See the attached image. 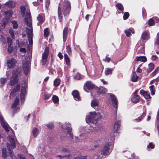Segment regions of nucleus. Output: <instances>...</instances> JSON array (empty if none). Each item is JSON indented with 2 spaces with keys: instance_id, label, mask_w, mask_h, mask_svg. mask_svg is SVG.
<instances>
[{
  "instance_id": "f257e3e1",
  "label": "nucleus",
  "mask_w": 159,
  "mask_h": 159,
  "mask_svg": "<svg viewBox=\"0 0 159 159\" xmlns=\"http://www.w3.org/2000/svg\"><path fill=\"white\" fill-rule=\"evenodd\" d=\"M21 14L22 16H25L24 21L26 25V27L27 34L28 37L29 43L30 45L33 44L32 38L33 36V28L32 25V20L30 11L26 9L25 7L22 6L20 7Z\"/></svg>"
},
{
  "instance_id": "f03ea898",
  "label": "nucleus",
  "mask_w": 159,
  "mask_h": 159,
  "mask_svg": "<svg viewBox=\"0 0 159 159\" xmlns=\"http://www.w3.org/2000/svg\"><path fill=\"white\" fill-rule=\"evenodd\" d=\"M114 140V138L113 137L107 138L105 140V143L102 147L100 152L94 154L93 159H100L103 155H107L112 148Z\"/></svg>"
},
{
  "instance_id": "7ed1b4c3",
  "label": "nucleus",
  "mask_w": 159,
  "mask_h": 159,
  "mask_svg": "<svg viewBox=\"0 0 159 159\" xmlns=\"http://www.w3.org/2000/svg\"><path fill=\"white\" fill-rule=\"evenodd\" d=\"M102 116L99 112H90L87 115L86 121L87 123H91L95 124L96 126L94 129L97 131H99L101 129L102 125L100 120Z\"/></svg>"
},
{
  "instance_id": "20e7f679",
  "label": "nucleus",
  "mask_w": 159,
  "mask_h": 159,
  "mask_svg": "<svg viewBox=\"0 0 159 159\" xmlns=\"http://www.w3.org/2000/svg\"><path fill=\"white\" fill-rule=\"evenodd\" d=\"M71 9V5L68 0L61 1L59 4L58 9V14L60 22L62 20V14L64 16L69 14Z\"/></svg>"
},
{
  "instance_id": "39448f33",
  "label": "nucleus",
  "mask_w": 159,
  "mask_h": 159,
  "mask_svg": "<svg viewBox=\"0 0 159 159\" xmlns=\"http://www.w3.org/2000/svg\"><path fill=\"white\" fill-rule=\"evenodd\" d=\"M12 133L11 135H9L8 138V140L9 141L10 143H7V148L9 150V153H11L12 152V149L16 147V141L13 137L14 135V133L11 130Z\"/></svg>"
},
{
  "instance_id": "423d86ee",
  "label": "nucleus",
  "mask_w": 159,
  "mask_h": 159,
  "mask_svg": "<svg viewBox=\"0 0 159 159\" xmlns=\"http://www.w3.org/2000/svg\"><path fill=\"white\" fill-rule=\"evenodd\" d=\"M20 75V72L17 70L13 71L10 82V84L11 85H14L18 82L19 78Z\"/></svg>"
},
{
  "instance_id": "0eeeda50",
  "label": "nucleus",
  "mask_w": 159,
  "mask_h": 159,
  "mask_svg": "<svg viewBox=\"0 0 159 159\" xmlns=\"http://www.w3.org/2000/svg\"><path fill=\"white\" fill-rule=\"evenodd\" d=\"M30 58L29 57H26L25 62L23 63V66L24 72L26 75H27L29 71L30 66Z\"/></svg>"
},
{
  "instance_id": "6e6552de",
  "label": "nucleus",
  "mask_w": 159,
  "mask_h": 159,
  "mask_svg": "<svg viewBox=\"0 0 159 159\" xmlns=\"http://www.w3.org/2000/svg\"><path fill=\"white\" fill-rule=\"evenodd\" d=\"M7 64L9 68L13 69L17 66L18 63L17 61L15 59L11 58L7 60Z\"/></svg>"
},
{
  "instance_id": "1a4fd4ad",
  "label": "nucleus",
  "mask_w": 159,
  "mask_h": 159,
  "mask_svg": "<svg viewBox=\"0 0 159 159\" xmlns=\"http://www.w3.org/2000/svg\"><path fill=\"white\" fill-rule=\"evenodd\" d=\"M24 86H22L21 89V93L20 94V100L22 103L24 102L25 99V96L26 94V88L27 86V83H24Z\"/></svg>"
},
{
  "instance_id": "9d476101",
  "label": "nucleus",
  "mask_w": 159,
  "mask_h": 159,
  "mask_svg": "<svg viewBox=\"0 0 159 159\" xmlns=\"http://www.w3.org/2000/svg\"><path fill=\"white\" fill-rule=\"evenodd\" d=\"M62 127H64L65 130H66L67 134L70 137L73 139V135L71 132L72 128L71 127L70 123L66 122L62 125Z\"/></svg>"
},
{
  "instance_id": "9b49d317",
  "label": "nucleus",
  "mask_w": 159,
  "mask_h": 159,
  "mask_svg": "<svg viewBox=\"0 0 159 159\" xmlns=\"http://www.w3.org/2000/svg\"><path fill=\"white\" fill-rule=\"evenodd\" d=\"M94 87V84L90 81H87L84 84V90L87 92L91 90Z\"/></svg>"
},
{
  "instance_id": "f8f14e48",
  "label": "nucleus",
  "mask_w": 159,
  "mask_h": 159,
  "mask_svg": "<svg viewBox=\"0 0 159 159\" xmlns=\"http://www.w3.org/2000/svg\"><path fill=\"white\" fill-rule=\"evenodd\" d=\"M49 53V48L47 47L45 48L44 52L42 55V61L43 65H44L47 62V59Z\"/></svg>"
},
{
  "instance_id": "ddd939ff",
  "label": "nucleus",
  "mask_w": 159,
  "mask_h": 159,
  "mask_svg": "<svg viewBox=\"0 0 159 159\" xmlns=\"http://www.w3.org/2000/svg\"><path fill=\"white\" fill-rule=\"evenodd\" d=\"M139 90V89H137L135 91L133 96L131 98V100L133 103H136L139 101L140 97L139 95H137L138 92Z\"/></svg>"
},
{
  "instance_id": "4468645a",
  "label": "nucleus",
  "mask_w": 159,
  "mask_h": 159,
  "mask_svg": "<svg viewBox=\"0 0 159 159\" xmlns=\"http://www.w3.org/2000/svg\"><path fill=\"white\" fill-rule=\"evenodd\" d=\"M20 89V84H18L15 86L12 90L10 96V98H12L14 96L18 94V91Z\"/></svg>"
},
{
  "instance_id": "2eb2a0df",
  "label": "nucleus",
  "mask_w": 159,
  "mask_h": 159,
  "mask_svg": "<svg viewBox=\"0 0 159 159\" xmlns=\"http://www.w3.org/2000/svg\"><path fill=\"white\" fill-rule=\"evenodd\" d=\"M0 122L2 126L4 128L6 131L8 132L9 131L10 128L8 127V125L3 120V118L1 116H0Z\"/></svg>"
},
{
  "instance_id": "dca6fc26",
  "label": "nucleus",
  "mask_w": 159,
  "mask_h": 159,
  "mask_svg": "<svg viewBox=\"0 0 159 159\" xmlns=\"http://www.w3.org/2000/svg\"><path fill=\"white\" fill-rule=\"evenodd\" d=\"M19 98H16L14 102L12 105L11 108L13 109L15 112H18L20 108L17 107L19 103Z\"/></svg>"
},
{
  "instance_id": "f3484780",
  "label": "nucleus",
  "mask_w": 159,
  "mask_h": 159,
  "mask_svg": "<svg viewBox=\"0 0 159 159\" xmlns=\"http://www.w3.org/2000/svg\"><path fill=\"white\" fill-rule=\"evenodd\" d=\"M110 99L112 102V104L115 107L116 109L118 105V101L115 96L113 94H110Z\"/></svg>"
},
{
  "instance_id": "a211bd4d",
  "label": "nucleus",
  "mask_w": 159,
  "mask_h": 159,
  "mask_svg": "<svg viewBox=\"0 0 159 159\" xmlns=\"http://www.w3.org/2000/svg\"><path fill=\"white\" fill-rule=\"evenodd\" d=\"M96 90L98 94H104L107 91V89L102 87H100L99 88H97Z\"/></svg>"
},
{
  "instance_id": "6ab92c4d",
  "label": "nucleus",
  "mask_w": 159,
  "mask_h": 159,
  "mask_svg": "<svg viewBox=\"0 0 159 159\" xmlns=\"http://www.w3.org/2000/svg\"><path fill=\"white\" fill-rule=\"evenodd\" d=\"M140 94L146 98L148 99L151 98L149 92L145 91L143 90H141L140 92Z\"/></svg>"
},
{
  "instance_id": "aec40b11",
  "label": "nucleus",
  "mask_w": 159,
  "mask_h": 159,
  "mask_svg": "<svg viewBox=\"0 0 159 159\" xmlns=\"http://www.w3.org/2000/svg\"><path fill=\"white\" fill-rule=\"evenodd\" d=\"M141 38L143 40H148L149 38V34L148 30H145L142 34Z\"/></svg>"
},
{
  "instance_id": "412c9836",
  "label": "nucleus",
  "mask_w": 159,
  "mask_h": 159,
  "mask_svg": "<svg viewBox=\"0 0 159 159\" xmlns=\"http://www.w3.org/2000/svg\"><path fill=\"white\" fill-rule=\"evenodd\" d=\"M72 94L76 101H79L80 100L79 95V92L78 91L75 90L73 91Z\"/></svg>"
},
{
  "instance_id": "4be33fe9",
  "label": "nucleus",
  "mask_w": 159,
  "mask_h": 159,
  "mask_svg": "<svg viewBox=\"0 0 159 159\" xmlns=\"http://www.w3.org/2000/svg\"><path fill=\"white\" fill-rule=\"evenodd\" d=\"M39 130L38 128L35 127L33 128L32 130V134L34 138L37 137L39 133Z\"/></svg>"
},
{
  "instance_id": "5701e85b",
  "label": "nucleus",
  "mask_w": 159,
  "mask_h": 159,
  "mask_svg": "<svg viewBox=\"0 0 159 159\" xmlns=\"http://www.w3.org/2000/svg\"><path fill=\"white\" fill-rule=\"evenodd\" d=\"M68 29L67 27H65L63 31V38L64 42H65L66 40L67 35Z\"/></svg>"
},
{
  "instance_id": "b1692460",
  "label": "nucleus",
  "mask_w": 159,
  "mask_h": 159,
  "mask_svg": "<svg viewBox=\"0 0 159 159\" xmlns=\"http://www.w3.org/2000/svg\"><path fill=\"white\" fill-rule=\"evenodd\" d=\"M120 123V120L116 121L114 125V129L113 130L115 132H116L117 130H118L119 128Z\"/></svg>"
},
{
  "instance_id": "393cba45",
  "label": "nucleus",
  "mask_w": 159,
  "mask_h": 159,
  "mask_svg": "<svg viewBox=\"0 0 159 159\" xmlns=\"http://www.w3.org/2000/svg\"><path fill=\"white\" fill-rule=\"evenodd\" d=\"M37 20L39 21L38 25H39L43 23L44 21V18L42 15H39L37 17Z\"/></svg>"
},
{
  "instance_id": "a878e982",
  "label": "nucleus",
  "mask_w": 159,
  "mask_h": 159,
  "mask_svg": "<svg viewBox=\"0 0 159 159\" xmlns=\"http://www.w3.org/2000/svg\"><path fill=\"white\" fill-rule=\"evenodd\" d=\"M91 105L92 107L94 108L95 107H98L99 105V102L97 100L93 99L92 101Z\"/></svg>"
},
{
  "instance_id": "bb28decb",
  "label": "nucleus",
  "mask_w": 159,
  "mask_h": 159,
  "mask_svg": "<svg viewBox=\"0 0 159 159\" xmlns=\"http://www.w3.org/2000/svg\"><path fill=\"white\" fill-rule=\"evenodd\" d=\"M125 33L126 34V35L127 37L130 36L131 35V33L134 34V31L133 29H129L126 30L125 31Z\"/></svg>"
},
{
  "instance_id": "cd10ccee",
  "label": "nucleus",
  "mask_w": 159,
  "mask_h": 159,
  "mask_svg": "<svg viewBox=\"0 0 159 159\" xmlns=\"http://www.w3.org/2000/svg\"><path fill=\"white\" fill-rule=\"evenodd\" d=\"M5 4L7 5L8 7L10 8L13 7L15 4L16 3L11 1H9L5 3Z\"/></svg>"
},
{
  "instance_id": "c85d7f7f",
  "label": "nucleus",
  "mask_w": 159,
  "mask_h": 159,
  "mask_svg": "<svg viewBox=\"0 0 159 159\" xmlns=\"http://www.w3.org/2000/svg\"><path fill=\"white\" fill-rule=\"evenodd\" d=\"M113 70L114 69L113 68H107L105 70V74L106 75H108L109 74H112Z\"/></svg>"
},
{
  "instance_id": "c756f323",
  "label": "nucleus",
  "mask_w": 159,
  "mask_h": 159,
  "mask_svg": "<svg viewBox=\"0 0 159 159\" xmlns=\"http://www.w3.org/2000/svg\"><path fill=\"white\" fill-rule=\"evenodd\" d=\"M85 138V135L84 134H82L80 135L79 137L76 138V142H79L82 141L83 139H84Z\"/></svg>"
},
{
  "instance_id": "7c9ffc66",
  "label": "nucleus",
  "mask_w": 159,
  "mask_h": 159,
  "mask_svg": "<svg viewBox=\"0 0 159 159\" xmlns=\"http://www.w3.org/2000/svg\"><path fill=\"white\" fill-rule=\"evenodd\" d=\"M136 59L138 61L145 62L146 60V58L144 56H140L136 57Z\"/></svg>"
},
{
  "instance_id": "2f4dec72",
  "label": "nucleus",
  "mask_w": 159,
  "mask_h": 159,
  "mask_svg": "<svg viewBox=\"0 0 159 159\" xmlns=\"http://www.w3.org/2000/svg\"><path fill=\"white\" fill-rule=\"evenodd\" d=\"M68 153V154L65 155L64 156L59 155L58 156V157H60V159H63L64 158H66L67 159H69L72 156V155L71 154L70 152Z\"/></svg>"
},
{
  "instance_id": "473e14b6",
  "label": "nucleus",
  "mask_w": 159,
  "mask_h": 159,
  "mask_svg": "<svg viewBox=\"0 0 159 159\" xmlns=\"http://www.w3.org/2000/svg\"><path fill=\"white\" fill-rule=\"evenodd\" d=\"M4 14L6 17H10L12 16V12L11 10H9L5 11Z\"/></svg>"
},
{
  "instance_id": "72a5a7b5",
  "label": "nucleus",
  "mask_w": 159,
  "mask_h": 159,
  "mask_svg": "<svg viewBox=\"0 0 159 159\" xmlns=\"http://www.w3.org/2000/svg\"><path fill=\"white\" fill-rule=\"evenodd\" d=\"M139 77L136 75L135 72L133 73L132 81L133 82H136L137 81Z\"/></svg>"
},
{
  "instance_id": "f704fd0d",
  "label": "nucleus",
  "mask_w": 159,
  "mask_h": 159,
  "mask_svg": "<svg viewBox=\"0 0 159 159\" xmlns=\"http://www.w3.org/2000/svg\"><path fill=\"white\" fill-rule=\"evenodd\" d=\"M61 80L59 79H56L54 81V85L55 87L58 86L60 84Z\"/></svg>"
},
{
  "instance_id": "c9c22d12",
  "label": "nucleus",
  "mask_w": 159,
  "mask_h": 159,
  "mask_svg": "<svg viewBox=\"0 0 159 159\" xmlns=\"http://www.w3.org/2000/svg\"><path fill=\"white\" fill-rule=\"evenodd\" d=\"M64 57L66 64L68 66H69L70 64V60L68 55L66 54H65Z\"/></svg>"
},
{
  "instance_id": "e433bc0d",
  "label": "nucleus",
  "mask_w": 159,
  "mask_h": 159,
  "mask_svg": "<svg viewBox=\"0 0 159 159\" xmlns=\"http://www.w3.org/2000/svg\"><path fill=\"white\" fill-rule=\"evenodd\" d=\"M154 65L152 63H150L148 65V72H150L154 69Z\"/></svg>"
},
{
  "instance_id": "4c0bfd02",
  "label": "nucleus",
  "mask_w": 159,
  "mask_h": 159,
  "mask_svg": "<svg viewBox=\"0 0 159 159\" xmlns=\"http://www.w3.org/2000/svg\"><path fill=\"white\" fill-rule=\"evenodd\" d=\"M7 19L6 18L3 19V22L0 23L1 26H0V29H2L5 27L6 22L7 21Z\"/></svg>"
},
{
  "instance_id": "58836bf2",
  "label": "nucleus",
  "mask_w": 159,
  "mask_h": 159,
  "mask_svg": "<svg viewBox=\"0 0 159 159\" xmlns=\"http://www.w3.org/2000/svg\"><path fill=\"white\" fill-rule=\"evenodd\" d=\"M154 87L155 86L154 85H152L149 87L151 91V93L152 95H154L155 93Z\"/></svg>"
},
{
  "instance_id": "ea45409f",
  "label": "nucleus",
  "mask_w": 159,
  "mask_h": 159,
  "mask_svg": "<svg viewBox=\"0 0 159 159\" xmlns=\"http://www.w3.org/2000/svg\"><path fill=\"white\" fill-rule=\"evenodd\" d=\"M82 77L80 74L79 73L76 74L74 77V79L76 80H80L81 79Z\"/></svg>"
},
{
  "instance_id": "a19ab883",
  "label": "nucleus",
  "mask_w": 159,
  "mask_h": 159,
  "mask_svg": "<svg viewBox=\"0 0 159 159\" xmlns=\"http://www.w3.org/2000/svg\"><path fill=\"white\" fill-rule=\"evenodd\" d=\"M52 99L54 103L58 102L59 101L58 98L56 95L53 96L52 98Z\"/></svg>"
},
{
  "instance_id": "79ce46f5",
  "label": "nucleus",
  "mask_w": 159,
  "mask_h": 159,
  "mask_svg": "<svg viewBox=\"0 0 159 159\" xmlns=\"http://www.w3.org/2000/svg\"><path fill=\"white\" fill-rule=\"evenodd\" d=\"M2 157L4 158H5L7 156L6 152V148H3L2 150Z\"/></svg>"
},
{
  "instance_id": "37998d69",
  "label": "nucleus",
  "mask_w": 159,
  "mask_h": 159,
  "mask_svg": "<svg viewBox=\"0 0 159 159\" xmlns=\"http://www.w3.org/2000/svg\"><path fill=\"white\" fill-rule=\"evenodd\" d=\"M154 20L152 18L150 19L148 21V24L149 26H152L154 24Z\"/></svg>"
},
{
  "instance_id": "c03bdc74",
  "label": "nucleus",
  "mask_w": 159,
  "mask_h": 159,
  "mask_svg": "<svg viewBox=\"0 0 159 159\" xmlns=\"http://www.w3.org/2000/svg\"><path fill=\"white\" fill-rule=\"evenodd\" d=\"M2 84V86L4 85L7 81V79L6 78H1L0 80Z\"/></svg>"
},
{
  "instance_id": "a18cd8bd",
  "label": "nucleus",
  "mask_w": 159,
  "mask_h": 159,
  "mask_svg": "<svg viewBox=\"0 0 159 159\" xmlns=\"http://www.w3.org/2000/svg\"><path fill=\"white\" fill-rule=\"evenodd\" d=\"M66 49L67 52L69 55H70L71 54V50L70 47L69 45H68L66 46Z\"/></svg>"
},
{
  "instance_id": "49530a36",
  "label": "nucleus",
  "mask_w": 159,
  "mask_h": 159,
  "mask_svg": "<svg viewBox=\"0 0 159 159\" xmlns=\"http://www.w3.org/2000/svg\"><path fill=\"white\" fill-rule=\"evenodd\" d=\"M9 33H10V34L11 35V36L12 38L13 39H14V38H15L14 32L12 29H10Z\"/></svg>"
},
{
  "instance_id": "de8ad7c7",
  "label": "nucleus",
  "mask_w": 159,
  "mask_h": 159,
  "mask_svg": "<svg viewBox=\"0 0 159 159\" xmlns=\"http://www.w3.org/2000/svg\"><path fill=\"white\" fill-rule=\"evenodd\" d=\"M116 6L118 9L122 11L123 9V7L121 3H119L117 4Z\"/></svg>"
},
{
  "instance_id": "09e8293b",
  "label": "nucleus",
  "mask_w": 159,
  "mask_h": 159,
  "mask_svg": "<svg viewBox=\"0 0 159 159\" xmlns=\"http://www.w3.org/2000/svg\"><path fill=\"white\" fill-rule=\"evenodd\" d=\"M14 28H16L18 27V25L16 21L13 20L11 22Z\"/></svg>"
},
{
  "instance_id": "8fccbe9b",
  "label": "nucleus",
  "mask_w": 159,
  "mask_h": 159,
  "mask_svg": "<svg viewBox=\"0 0 159 159\" xmlns=\"http://www.w3.org/2000/svg\"><path fill=\"white\" fill-rule=\"evenodd\" d=\"M159 70V67L157 68L151 74V75L152 76H154L157 73Z\"/></svg>"
},
{
  "instance_id": "3c124183",
  "label": "nucleus",
  "mask_w": 159,
  "mask_h": 159,
  "mask_svg": "<svg viewBox=\"0 0 159 159\" xmlns=\"http://www.w3.org/2000/svg\"><path fill=\"white\" fill-rule=\"evenodd\" d=\"M44 35L45 37H47L48 35V31L47 28L45 29L44 30Z\"/></svg>"
},
{
  "instance_id": "603ef678",
  "label": "nucleus",
  "mask_w": 159,
  "mask_h": 159,
  "mask_svg": "<svg viewBox=\"0 0 159 159\" xmlns=\"http://www.w3.org/2000/svg\"><path fill=\"white\" fill-rule=\"evenodd\" d=\"M129 16V13L128 12H125L123 16V19L124 20H126Z\"/></svg>"
},
{
  "instance_id": "864d4df0",
  "label": "nucleus",
  "mask_w": 159,
  "mask_h": 159,
  "mask_svg": "<svg viewBox=\"0 0 159 159\" xmlns=\"http://www.w3.org/2000/svg\"><path fill=\"white\" fill-rule=\"evenodd\" d=\"M139 49H140V50L138 51L139 53H143L144 51V47L143 45H142L139 47Z\"/></svg>"
},
{
  "instance_id": "5fc2aeb1",
  "label": "nucleus",
  "mask_w": 159,
  "mask_h": 159,
  "mask_svg": "<svg viewBox=\"0 0 159 159\" xmlns=\"http://www.w3.org/2000/svg\"><path fill=\"white\" fill-rule=\"evenodd\" d=\"M7 39L8 45H11L12 42L11 39L9 37H8Z\"/></svg>"
},
{
  "instance_id": "6e6d98bb",
  "label": "nucleus",
  "mask_w": 159,
  "mask_h": 159,
  "mask_svg": "<svg viewBox=\"0 0 159 159\" xmlns=\"http://www.w3.org/2000/svg\"><path fill=\"white\" fill-rule=\"evenodd\" d=\"M47 126L48 128L51 129H52L53 127V125L52 123H49L46 125Z\"/></svg>"
},
{
  "instance_id": "4d7b16f0",
  "label": "nucleus",
  "mask_w": 159,
  "mask_h": 159,
  "mask_svg": "<svg viewBox=\"0 0 159 159\" xmlns=\"http://www.w3.org/2000/svg\"><path fill=\"white\" fill-rule=\"evenodd\" d=\"M13 51V47L11 45H8V51L9 53H11Z\"/></svg>"
},
{
  "instance_id": "13d9d810",
  "label": "nucleus",
  "mask_w": 159,
  "mask_h": 159,
  "mask_svg": "<svg viewBox=\"0 0 159 159\" xmlns=\"http://www.w3.org/2000/svg\"><path fill=\"white\" fill-rule=\"evenodd\" d=\"M146 115V112H144L142 113V115L138 118L141 120Z\"/></svg>"
},
{
  "instance_id": "bf43d9fd",
  "label": "nucleus",
  "mask_w": 159,
  "mask_h": 159,
  "mask_svg": "<svg viewBox=\"0 0 159 159\" xmlns=\"http://www.w3.org/2000/svg\"><path fill=\"white\" fill-rule=\"evenodd\" d=\"M110 60H111L110 58L107 57V56L105 58H104L103 59V61L105 62H109L110 61Z\"/></svg>"
},
{
  "instance_id": "052dcab7",
  "label": "nucleus",
  "mask_w": 159,
  "mask_h": 159,
  "mask_svg": "<svg viewBox=\"0 0 159 159\" xmlns=\"http://www.w3.org/2000/svg\"><path fill=\"white\" fill-rule=\"evenodd\" d=\"M154 145L152 144V143H149V145L147 146V148L148 149H149L151 148L152 149L154 148Z\"/></svg>"
},
{
  "instance_id": "680f3d73",
  "label": "nucleus",
  "mask_w": 159,
  "mask_h": 159,
  "mask_svg": "<svg viewBox=\"0 0 159 159\" xmlns=\"http://www.w3.org/2000/svg\"><path fill=\"white\" fill-rule=\"evenodd\" d=\"M61 151L67 153H69L70 152V151L68 149L63 147L61 148Z\"/></svg>"
},
{
  "instance_id": "e2e57ef3",
  "label": "nucleus",
  "mask_w": 159,
  "mask_h": 159,
  "mask_svg": "<svg viewBox=\"0 0 159 159\" xmlns=\"http://www.w3.org/2000/svg\"><path fill=\"white\" fill-rule=\"evenodd\" d=\"M18 158L17 159H25V157L22 154H19L18 155Z\"/></svg>"
},
{
  "instance_id": "0e129e2a",
  "label": "nucleus",
  "mask_w": 159,
  "mask_h": 159,
  "mask_svg": "<svg viewBox=\"0 0 159 159\" xmlns=\"http://www.w3.org/2000/svg\"><path fill=\"white\" fill-rule=\"evenodd\" d=\"M156 43L159 44V32L157 34V38L156 41Z\"/></svg>"
},
{
  "instance_id": "69168bd1",
  "label": "nucleus",
  "mask_w": 159,
  "mask_h": 159,
  "mask_svg": "<svg viewBox=\"0 0 159 159\" xmlns=\"http://www.w3.org/2000/svg\"><path fill=\"white\" fill-rule=\"evenodd\" d=\"M152 19L154 20V22H158V18L157 17H154L152 18Z\"/></svg>"
},
{
  "instance_id": "338daca9",
  "label": "nucleus",
  "mask_w": 159,
  "mask_h": 159,
  "mask_svg": "<svg viewBox=\"0 0 159 159\" xmlns=\"http://www.w3.org/2000/svg\"><path fill=\"white\" fill-rule=\"evenodd\" d=\"M20 52H23L25 53L26 52V50L24 48H21L20 49Z\"/></svg>"
},
{
  "instance_id": "774afa93",
  "label": "nucleus",
  "mask_w": 159,
  "mask_h": 159,
  "mask_svg": "<svg viewBox=\"0 0 159 159\" xmlns=\"http://www.w3.org/2000/svg\"><path fill=\"white\" fill-rule=\"evenodd\" d=\"M157 57L156 56L152 55V60L155 61L157 59Z\"/></svg>"
}]
</instances>
